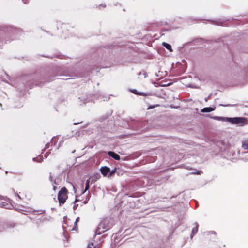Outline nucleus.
I'll return each instance as SVG.
<instances>
[{"instance_id":"obj_11","label":"nucleus","mask_w":248,"mask_h":248,"mask_svg":"<svg viewBox=\"0 0 248 248\" xmlns=\"http://www.w3.org/2000/svg\"><path fill=\"white\" fill-rule=\"evenodd\" d=\"M115 170H113L112 171H110V172H110V175H113L114 174V173L115 172Z\"/></svg>"},{"instance_id":"obj_12","label":"nucleus","mask_w":248,"mask_h":248,"mask_svg":"<svg viewBox=\"0 0 248 248\" xmlns=\"http://www.w3.org/2000/svg\"><path fill=\"white\" fill-rule=\"evenodd\" d=\"M192 174H200V172L198 171L195 173L193 172V173H192Z\"/></svg>"},{"instance_id":"obj_9","label":"nucleus","mask_w":248,"mask_h":248,"mask_svg":"<svg viewBox=\"0 0 248 248\" xmlns=\"http://www.w3.org/2000/svg\"><path fill=\"white\" fill-rule=\"evenodd\" d=\"M89 188V180H87L86 182V187L85 191H87Z\"/></svg>"},{"instance_id":"obj_6","label":"nucleus","mask_w":248,"mask_h":248,"mask_svg":"<svg viewBox=\"0 0 248 248\" xmlns=\"http://www.w3.org/2000/svg\"><path fill=\"white\" fill-rule=\"evenodd\" d=\"M162 46H164L166 48H167V49H168L170 51V52H172V49L171 48V46L167 43H165V42H163L162 44Z\"/></svg>"},{"instance_id":"obj_5","label":"nucleus","mask_w":248,"mask_h":248,"mask_svg":"<svg viewBox=\"0 0 248 248\" xmlns=\"http://www.w3.org/2000/svg\"><path fill=\"white\" fill-rule=\"evenodd\" d=\"M108 154L109 156H110L111 157H113V158L117 160H119L120 159V156L118 154L115 153L113 152L109 151L108 152Z\"/></svg>"},{"instance_id":"obj_1","label":"nucleus","mask_w":248,"mask_h":248,"mask_svg":"<svg viewBox=\"0 0 248 248\" xmlns=\"http://www.w3.org/2000/svg\"><path fill=\"white\" fill-rule=\"evenodd\" d=\"M67 192V190L64 187L61 188L59 191L58 195V199L60 205L63 204L67 200L68 198Z\"/></svg>"},{"instance_id":"obj_2","label":"nucleus","mask_w":248,"mask_h":248,"mask_svg":"<svg viewBox=\"0 0 248 248\" xmlns=\"http://www.w3.org/2000/svg\"><path fill=\"white\" fill-rule=\"evenodd\" d=\"M227 120L228 122L233 124H240L243 125L246 124V120L244 118L235 117V118H227Z\"/></svg>"},{"instance_id":"obj_4","label":"nucleus","mask_w":248,"mask_h":248,"mask_svg":"<svg viewBox=\"0 0 248 248\" xmlns=\"http://www.w3.org/2000/svg\"><path fill=\"white\" fill-rule=\"evenodd\" d=\"M215 107L204 108L201 110V112L203 113H208L215 110Z\"/></svg>"},{"instance_id":"obj_13","label":"nucleus","mask_w":248,"mask_h":248,"mask_svg":"<svg viewBox=\"0 0 248 248\" xmlns=\"http://www.w3.org/2000/svg\"><path fill=\"white\" fill-rule=\"evenodd\" d=\"M215 119H217V120H220L221 119L219 117H215Z\"/></svg>"},{"instance_id":"obj_7","label":"nucleus","mask_w":248,"mask_h":248,"mask_svg":"<svg viewBox=\"0 0 248 248\" xmlns=\"http://www.w3.org/2000/svg\"><path fill=\"white\" fill-rule=\"evenodd\" d=\"M242 147L245 150L248 149V141H243L242 143Z\"/></svg>"},{"instance_id":"obj_10","label":"nucleus","mask_w":248,"mask_h":248,"mask_svg":"<svg viewBox=\"0 0 248 248\" xmlns=\"http://www.w3.org/2000/svg\"><path fill=\"white\" fill-rule=\"evenodd\" d=\"M93 246V243H90L88 245L87 248H91V247Z\"/></svg>"},{"instance_id":"obj_8","label":"nucleus","mask_w":248,"mask_h":248,"mask_svg":"<svg viewBox=\"0 0 248 248\" xmlns=\"http://www.w3.org/2000/svg\"><path fill=\"white\" fill-rule=\"evenodd\" d=\"M131 92H132L133 93L135 94H138V95H146L145 94H144V93H139L137 91V90H130Z\"/></svg>"},{"instance_id":"obj_3","label":"nucleus","mask_w":248,"mask_h":248,"mask_svg":"<svg viewBox=\"0 0 248 248\" xmlns=\"http://www.w3.org/2000/svg\"><path fill=\"white\" fill-rule=\"evenodd\" d=\"M100 170L104 176H106L108 173L110 172V170L109 168L107 166L102 167L100 169Z\"/></svg>"}]
</instances>
